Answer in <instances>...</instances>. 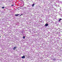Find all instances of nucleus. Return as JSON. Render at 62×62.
Instances as JSON below:
<instances>
[{"mask_svg": "<svg viewBox=\"0 0 62 62\" xmlns=\"http://www.w3.org/2000/svg\"><path fill=\"white\" fill-rule=\"evenodd\" d=\"M53 60H54V61H55V60H56V59H55L54 58L53 59Z\"/></svg>", "mask_w": 62, "mask_h": 62, "instance_id": "obj_6", "label": "nucleus"}, {"mask_svg": "<svg viewBox=\"0 0 62 62\" xmlns=\"http://www.w3.org/2000/svg\"><path fill=\"white\" fill-rule=\"evenodd\" d=\"M23 15V14H22L20 15V16H22V15Z\"/></svg>", "mask_w": 62, "mask_h": 62, "instance_id": "obj_10", "label": "nucleus"}, {"mask_svg": "<svg viewBox=\"0 0 62 62\" xmlns=\"http://www.w3.org/2000/svg\"><path fill=\"white\" fill-rule=\"evenodd\" d=\"M14 6V5H11V6Z\"/></svg>", "mask_w": 62, "mask_h": 62, "instance_id": "obj_11", "label": "nucleus"}, {"mask_svg": "<svg viewBox=\"0 0 62 62\" xmlns=\"http://www.w3.org/2000/svg\"><path fill=\"white\" fill-rule=\"evenodd\" d=\"M61 20H62V19H61V18H60L58 20V21H61Z\"/></svg>", "mask_w": 62, "mask_h": 62, "instance_id": "obj_5", "label": "nucleus"}, {"mask_svg": "<svg viewBox=\"0 0 62 62\" xmlns=\"http://www.w3.org/2000/svg\"><path fill=\"white\" fill-rule=\"evenodd\" d=\"M45 25L46 26H48V24L46 23Z\"/></svg>", "mask_w": 62, "mask_h": 62, "instance_id": "obj_1", "label": "nucleus"}, {"mask_svg": "<svg viewBox=\"0 0 62 62\" xmlns=\"http://www.w3.org/2000/svg\"><path fill=\"white\" fill-rule=\"evenodd\" d=\"M34 5H35V4H33L32 5V7H34Z\"/></svg>", "mask_w": 62, "mask_h": 62, "instance_id": "obj_7", "label": "nucleus"}, {"mask_svg": "<svg viewBox=\"0 0 62 62\" xmlns=\"http://www.w3.org/2000/svg\"><path fill=\"white\" fill-rule=\"evenodd\" d=\"M25 56L24 55L21 58H25Z\"/></svg>", "mask_w": 62, "mask_h": 62, "instance_id": "obj_2", "label": "nucleus"}, {"mask_svg": "<svg viewBox=\"0 0 62 62\" xmlns=\"http://www.w3.org/2000/svg\"><path fill=\"white\" fill-rule=\"evenodd\" d=\"M23 38L24 39H25V36H23Z\"/></svg>", "mask_w": 62, "mask_h": 62, "instance_id": "obj_8", "label": "nucleus"}, {"mask_svg": "<svg viewBox=\"0 0 62 62\" xmlns=\"http://www.w3.org/2000/svg\"><path fill=\"white\" fill-rule=\"evenodd\" d=\"M16 48L17 47H14L13 48V50H15V49H16Z\"/></svg>", "mask_w": 62, "mask_h": 62, "instance_id": "obj_3", "label": "nucleus"}, {"mask_svg": "<svg viewBox=\"0 0 62 62\" xmlns=\"http://www.w3.org/2000/svg\"><path fill=\"white\" fill-rule=\"evenodd\" d=\"M4 8V7H2V8L3 9Z\"/></svg>", "mask_w": 62, "mask_h": 62, "instance_id": "obj_9", "label": "nucleus"}, {"mask_svg": "<svg viewBox=\"0 0 62 62\" xmlns=\"http://www.w3.org/2000/svg\"><path fill=\"white\" fill-rule=\"evenodd\" d=\"M20 15V14H16L15 15V16H18V15Z\"/></svg>", "mask_w": 62, "mask_h": 62, "instance_id": "obj_4", "label": "nucleus"}, {"mask_svg": "<svg viewBox=\"0 0 62 62\" xmlns=\"http://www.w3.org/2000/svg\"><path fill=\"white\" fill-rule=\"evenodd\" d=\"M1 38V36H0V38Z\"/></svg>", "mask_w": 62, "mask_h": 62, "instance_id": "obj_12", "label": "nucleus"}]
</instances>
